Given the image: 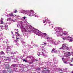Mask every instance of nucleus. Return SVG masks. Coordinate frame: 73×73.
Instances as JSON below:
<instances>
[{
  "label": "nucleus",
  "instance_id": "obj_27",
  "mask_svg": "<svg viewBox=\"0 0 73 73\" xmlns=\"http://www.w3.org/2000/svg\"><path fill=\"white\" fill-rule=\"evenodd\" d=\"M70 65H71V66H72V64H70Z\"/></svg>",
  "mask_w": 73,
  "mask_h": 73
},
{
  "label": "nucleus",
  "instance_id": "obj_40",
  "mask_svg": "<svg viewBox=\"0 0 73 73\" xmlns=\"http://www.w3.org/2000/svg\"><path fill=\"white\" fill-rule=\"evenodd\" d=\"M52 28H53V26L52 27Z\"/></svg>",
  "mask_w": 73,
  "mask_h": 73
},
{
  "label": "nucleus",
  "instance_id": "obj_21",
  "mask_svg": "<svg viewBox=\"0 0 73 73\" xmlns=\"http://www.w3.org/2000/svg\"><path fill=\"white\" fill-rule=\"evenodd\" d=\"M15 33L16 34H18V32H15Z\"/></svg>",
  "mask_w": 73,
  "mask_h": 73
},
{
  "label": "nucleus",
  "instance_id": "obj_23",
  "mask_svg": "<svg viewBox=\"0 0 73 73\" xmlns=\"http://www.w3.org/2000/svg\"><path fill=\"white\" fill-rule=\"evenodd\" d=\"M60 71H62V69L59 70V71H60Z\"/></svg>",
  "mask_w": 73,
  "mask_h": 73
},
{
  "label": "nucleus",
  "instance_id": "obj_20",
  "mask_svg": "<svg viewBox=\"0 0 73 73\" xmlns=\"http://www.w3.org/2000/svg\"><path fill=\"white\" fill-rule=\"evenodd\" d=\"M30 64H31V63H32L31 62H28Z\"/></svg>",
  "mask_w": 73,
  "mask_h": 73
},
{
  "label": "nucleus",
  "instance_id": "obj_44",
  "mask_svg": "<svg viewBox=\"0 0 73 73\" xmlns=\"http://www.w3.org/2000/svg\"><path fill=\"white\" fill-rule=\"evenodd\" d=\"M72 59H73V58H72Z\"/></svg>",
  "mask_w": 73,
  "mask_h": 73
},
{
  "label": "nucleus",
  "instance_id": "obj_25",
  "mask_svg": "<svg viewBox=\"0 0 73 73\" xmlns=\"http://www.w3.org/2000/svg\"><path fill=\"white\" fill-rule=\"evenodd\" d=\"M24 19H25V17H24Z\"/></svg>",
  "mask_w": 73,
  "mask_h": 73
},
{
  "label": "nucleus",
  "instance_id": "obj_12",
  "mask_svg": "<svg viewBox=\"0 0 73 73\" xmlns=\"http://www.w3.org/2000/svg\"><path fill=\"white\" fill-rule=\"evenodd\" d=\"M23 60L24 61H25V62H28L25 59H23Z\"/></svg>",
  "mask_w": 73,
  "mask_h": 73
},
{
  "label": "nucleus",
  "instance_id": "obj_4",
  "mask_svg": "<svg viewBox=\"0 0 73 73\" xmlns=\"http://www.w3.org/2000/svg\"><path fill=\"white\" fill-rule=\"evenodd\" d=\"M51 52L52 53H56V51H55V49L54 48V49L52 50Z\"/></svg>",
  "mask_w": 73,
  "mask_h": 73
},
{
  "label": "nucleus",
  "instance_id": "obj_16",
  "mask_svg": "<svg viewBox=\"0 0 73 73\" xmlns=\"http://www.w3.org/2000/svg\"><path fill=\"white\" fill-rule=\"evenodd\" d=\"M46 20H45L43 21V23H45V22L46 21Z\"/></svg>",
  "mask_w": 73,
  "mask_h": 73
},
{
  "label": "nucleus",
  "instance_id": "obj_13",
  "mask_svg": "<svg viewBox=\"0 0 73 73\" xmlns=\"http://www.w3.org/2000/svg\"><path fill=\"white\" fill-rule=\"evenodd\" d=\"M17 12V10H15V11L14 12L15 13H16Z\"/></svg>",
  "mask_w": 73,
  "mask_h": 73
},
{
  "label": "nucleus",
  "instance_id": "obj_43",
  "mask_svg": "<svg viewBox=\"0 0 73 73\" xmlns=\"http://www.w3.org/2000/svg\"><path fill=\"white\" fill-rule=\"evenodd\" d=\"M17 26H18L17 25Z\"/></svg>",
  "mask_w": 73,
  "mask_h": 73
},
{
  "label": "nucleus",
  "instance_id": "obj_41",
  "mask_svg": "<svg viewBox=\"0 0 73 73\" xmlns=\"http://www.w3.org/2000/svg\"><path fill=\"white\" fill-rule=\"evenodd\" d=\"M2 19H3V18H2Z\"/></svg>",
  "mask_w": 73,
  "mask_h": 73
},
{
  "label": "nucleus",
  "instance_id": "obj_31",
  "mask_svg": "<svg viewBox=\"0 0 73 73\" xmlns=\"http://www.w3.org/2000/svg\"><path fill=\"white\" fill-rule=\"evenodd\" d=\"M66 32H66V31H65V33H66Z\"/></svg>",
  "mask_w": 73,
  "mask_h": 73
},
{
  "label": "nucleus",
  "instance_id": "obj_1",
  "mask_svg": "<svg viewBox=\"0 0 73 73\" xmlns=\"http://www.w3.org/2000/svg\"><path fill=\"white\" fill-rule=\"evenodd\" d=\"M35 32L36 35H38L39 36H42V34L45 35V36H46V35H47L45 33H42L39 30H36L35 31Z\"/></svg>",
  "mask_w": 73,
  "mask_h": 73
},
{
  "label": "nucleus",
  "instance_id": "obj_5",
  "mask_svg": "<svg viewBox=\"0 0 73 73\" xmlns=\"http://www.w3.org/2000/svg\"><path fill=\"white\" fill-rule=\"evenodd\" d=\"M5 68V69H9V66L8 65H6V67Z\"/></svg>",
  "mask_w": 73,
  "mask_h": 73
},
{
  "label": "nucleus",
  "instance_id": "obj_38",
  "mask_svg": "<svg viewBox=\"0 0 73 73\" xmlns=\"http://www.w3.org/2000/svg\"><path fill=\"white\" fill-rule=\"evenodd\" d=\"M42 53H43V52H42Z\"/></svg>",
  "mask_w": 73,
  "mask_h": 73
},
{
  "label": "nucleus",
  "instance_id": "obj_19",
  "mask_svg": "<svg viewBox=\"0 0 73 73\" xmlns=\"http://www.w3.org/2000/svg\"><path fill=\"white\" fill-rule=\"evenodd\" d=\"M19 38H16V40H17L19 39Z\"/></svg>",
  "mask_w": 73,
  "mask_h": 73
},
{
  "label": "nucleus",
  "instance_id": "obj_42",
  "mask_svg": "<svg viewBox=\"0 0 73 73\" xmlns=\"http://www.w3.org/2000/svg\"><path fill=\"white\" fill-rule=\"evenodd\" d=\"M16 45H17V44H16Z\"/></svg>",
  "mask_w": 73,
  "mask_h": 73
},
{
  "label": "nucleus",
  "instance_id": "obj_10",
  "mask_svg": "<svg viewBox=\"0 0 73 73\" xmlns=\"http://www.w3.org/2000/svg\"><path fill=\"white\" fill-rule=\"evenodd\" d=\"M9 16H13V14L12 13L10 14L9 15Z\"/></svg>",
  "mask_w": 73,
  "mask_h": 73
},
{
  "label": "nucleus",
  "instance_id": "obj_14",
  "mask_svg": "<svg viewBox=\"0 0 73 73\" xmlns=\"http://www.w3.org/2000/svg\"><path fill=\"white\" fill-rule=\"evenodd\" d=\"M12 66H13V67H15L16 65L15 64H13L12 65Z\"/></svg>",
  "mask_w": 73,
  "mask_h": 73
},
{
  "label": "nucleus",
  "instance_id": "obj_29",
  "mask_svg": "<svg viewBox=\"0 0 73 73\" xmlns=\"http://www.w3.org/2000/svg\"><path fill=\"white\" fill-rule=\"evenodd\" d=\"M37 54L38 56H40V55H38V54Z\"/></svg>",
  "mask_w": 73,
  "mask_h": 73
},
{
  "label": "nucleus",
  "instance_id": "obj_30",
  "mask_svg": "<svg viewBox=\"0 0 73 73\" xmlns=\"http://www.w3.org/2000/svg\"><path fill=\"white\" fill-rule=\"evenodd\" d=\"M12 38H15V37L14 36H13L12 37Z\"/></svg>",
  "mask_w": 73,
  "mask_h": 73
},
{
  "label": "nucleus",
  "instance_id": "obj_28",
  "mask_svg": "<svg viewBox=\"0 0 73 73\" xmlns=\"http://www.w3.org/2000/svg\"><path fill=\"white\" fill-rule=\"evenodd\" d=\"M63 40H65V38H63Z\"/></svg>",
  "mask_w": 73,
  "mask_h": 73
},
{
  "label": "nucleus",
  "instance_id": "obj_6",
  "mask_svg": "<svg viewBox=\"0 0 73 73\" xmlns=\"http://www.w3.org/2000/svg\"><path fill=\"white\" fill-rule=\"evenodd\" d=\"M7 52L8 54H11V50H7Z\"/></svg>",
  "mask_w": 73,
  "mask_h": 73
},
{
  "label": "nucleus",
  "instance_id": "obj_7",
  "mask_svg": "<svg viewBox=\"0 0 73 73\" xmlns=\"http://www.w3.org/2000/svg\"><path fill=\"white\" fill-rule=\"evenodd\" d=\"M69 38H70L71 39H70V42H72L73 41V38H72V37H69Z\"/></svg>",
  "mask_w": 73,
  "mask_h": 73
},
{
  "label": "nucleus",
  "instance_id": "obj_18",
  "mask_svg": "<svg viewBox=\"0 0 73 73\" xmlns=\"http://www.w3.org/2000/svg\"><path fill=\"white\" fill-rule=\"evenodd\" d=\"M17 35L18 36H21V35H20V34H17Z\"/></svg>",
  "mask_w": 73,
  "mask_h": 73
},
{
  "label": "nucleus",
  "instance_id": "obj_8",
  "mask_svg": "<svg viewBox=\"0 0 73 73\" xmlns=\"http://www.w3.org/2000/svg\"><path fill=\"white\" fill-rule=\"evenodd\" d=\"M48 72H49V70H47L46 71H43L42 72L43 73H46Z\"/></svg>",
  "mask_w": 73,
  "mask_h": 73
},
{
  "label": "nucleus",
  "instance_id": "obj_35",
  "mask_svg": "<svg viewBox=\"0 0 73 73\" xmlns=\"http://www.w3.org/2000/svg\"><path fill=\"white\" fill-rule=\"evenodd\" d=\"M66 63V62H64V63Z\"/></svg>",
  "mask_w": 73,
  "mask_h": 73
},
{
  "label": "nucleus",
  "instance_id": "obj_11",
  "mask_svg": "<svg viewBox=\"0 0 73 73\" xmlns=\"http://www.w3.org/2000/svg\"><path fill=\"white\" fill-rule=\"evenodd\" d=\"M1 24H4V22L2 20H1Z\"/></svg>",
  "mask_w": 73,
  "mask_h": 73
},
{
  "label": "nucleus",
  "instance_id": "obj_37",
  "mask_svg": "<svg viewBox=\"0 0 73 73\" xmlns=\"http://www.w3.org/2000/svg\"><path fill=\"white\" fill-rule=\"evenodd\" d=\"M67 50H68V48H67Z\"/></svg>",
  "mask_w": 73,
  "mask_h": 73
},
{
  "label": "nucleus",
  "instance_id": "obj_32",
  "mask_svg": "<svg viewBox=\"0 0 73 73\" xmlns=\"http://www.w3.org/2000/svg\"><path fill=\"white\" fill-rule=\"evenodd\" d=\"M12 21H13V22H14V21H13V20H12Z\"/></svg>",
  "mask_w": 73,
  "mask_h": 73
},
{
  "label": "nucleus",
  "instance_id": "obj_36",
  "mask_svg": "<svg viewBox=\"0 0 73 73\" xmlns=\"http://www.w3.org/2000/svg\"><path fill=\"white\" fill-rule=\"evenodd\" d=\"M9 19H10V20H11V18H9Z\"/></svg>",
  "mask_w": 73,
  "mask_h": 73
},
{
  "label": "nucleus",
  "instance_id": "obj_26",
  "mask_svg": "<svg viewBox=\"0 0 73 73\" xmlns=\"http://www.w3.org/2000/svg\"><path fill=\"white\" fill-rule=\"evenodd\" d=\"M35 61H38V60H37V59H35Z\"/></svg>",
  "mask_w": 73,
  "mask_h": 73
},
{
  "label": "nucleus",
  "instance_id": "obj_33",
  "mask_svg": "<svg viewBox=\"0 0 73 73\" xmlns=\"http://www.w3.org/2000/svg\"><path fill=\"white\" fill-rule=\"evenodd\" d=\"M32 31H33V32H35V31H34V30H32Z\"/></svg>",
  "mask_w": 73,
  "mask_h": 73
},
{
  "label": "nucleus",
  "instance_id": "obj_3",
  "mask_svg": "<svg viewBox=\"0 0 73 73\" xmlns=\"http://www.w3.org/2000/svg\"><path fill=\"white\" fill-rule=\"evenodd\" d=\"M65 47H66V45L65 44H63L62 47H61L60 48H59V49H64V48H65Z\"/></svg>",
  "mask_w": 73,
  "mask_h": 73
},
{
  "label": "nucleus",
  "instance_id": "obj_2",
  "mask_svg": "<svg viewBox=\"0 0 73 73\" xmlns=\"http://www.w3.org/2000/svg\"><path fill=\"white\" fill-rule=\"evenodd\" d=\"M33 13H34V11L33 10H31L30 11V12H29L28 15L30 16H32Z\"/></svg>",
  "mask_w": 73,
  "mask_h": 73
},
{
  "label": "nucleus",
  "instance_id": "obj_22",
  "mask_svg": "<svg viewBox=\"0 0 73 73\" xmlns=\"http://www.w3.org/2000/svg\"><path fill=\"white\" fill-rule=\"evenodd\" d=\"M48 38H49V37H47V38H46V39H47L48 40Z\"/></svg>",
  "mask_w": 73,
  "mask_h": 73
},
{
  "label": "nucleus",
  "instance_id": "obj_17",
  "mask_svg": "<svg viewBox=\"0 0 73 73\" xmlns=\"http://www.w3.org/2000/svg\"><path fill=\"white\" fill-rule=\"evenodd\" d=\"M47 43L44 42V44H42V45H46Z\"/></svg>",
  "mask_w": 73,
  "mask_h": 73
},
{
  "label": "nucleus",
  "instance_id": "obj_24",
  "mask_svg": "<svg viewBox=\"0 0 73 73\" xmlns=\"http://www.w3.org/2000/svg\"><path fill=\"white\" fill-rule=\"evenodd\" d=\"M62 58V60H64V58Z\"/></svg>",
  "mask_w": 73,
  "mask_h": 73
},
{
  "label": "nucleus",
  "instance_id": "obj_15",
  "mask_svg": "<svg viewBox=\"0 0 73 73\" xmlns=\"http://www.w3.org/2000/svg\"><path fill=\"white\" fill-rule=\"evenodd\" d=\"M1 54H4V52L3 51L1 52Z\"/></svg>",
  "mask_w": 73,
  "mask_h": 73
},
{
  "label": "nucleus",
  "instance_id": "obj_39",
  "mask_svg": "<svg viewBox=\"0 0 73 73\" xmlns=\"http://www.w3.org/2000/svg\"><path fill=\"white\" fill-rule=\"evenodd\" d=\"M16 42H17V41H16Z\"/></svg>",
  "mask_w": 73,
  "mask_h": 73
},
{
  "label": "nucleus",
  "instance_id": "obj_9",
  "mask_svg": "<svg viewBox=\"0 0 73 73\" xmlns=\"http://www.w3.org/2000/svg\"><path fill=\"white\" fill-rule=\"evenodd\" d=\"M63 34L64 35H66L68 34V32H66V33H64Z\"/></svg>",
  "mask_w": 73,
  "mask_h": 73
},
{
  "label": "nucleus",
  "instance_id": "obj_34",
  "mask_svg": "<svg viewBox=\"0 0 73 73\" xmlns=\"http://www.w3.org/2000/svg\"><path fill=\"white\" fill-rule=\"evenodd\" d=\"M68 54H69V53H70V52H68Z\"/></svg>",
  "mask_w": 73,
  "mask_h": 73
}]
</instances>
